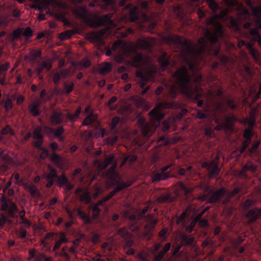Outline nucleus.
Listing matches in <instances>:
<instances>
[{
  "label": "nucleus",
  "mask_w": 261,
  "mask_h": 261,
  "mask_svg": "<svg viewBox=\"0 0 261 261\" xmlns=\"http://www.w3.org/2000/svg\"><path fill=\"white\" fill-rule=\"evenodd\" d=\"M165 41L173 46L175 51L179 53L183 62L188 66H183L172 73L175 85L169 88L170 96L175 98L179 89L188 97L194 98L198 107H202L203 101L199 99L202 96L200 91L202 77L198 72L195 60L204 54L196 53L195 47L179 36H169L165 38Z\"/></svg>",
  "instance_id": "f257e3e1"
},
{
  "label": "nucleus",
  "mask_w": 261,
  "mask_h": 261,
  "mask_svg": "<svg viewBox=\"0 0 261 261\" xmlns=\"http://www.w3.org/2000/svg\"><path fill=\"white\" fill-rule=\"evenodd\" d=\"M137 48L133 44H127L119 40L112 45L111 49L106 51V55L111 56L113 51L116 54L115 59L117 62L120 63H125L130 66L141 69L136 71V76L138 78L139 87L142 90L141 93L144 95L150 88L149 86H146V83L149 80V77L142 70L145 62L143 55L137 52Z\"/></svg>",
  "instance_id": "f03ea898"
},
{
  "label": "nucleus",
  "mask_w": 261,
  "mask_h": 261,
  "mask_svg": "<svg viewBox=\"0 0 261 261\" xmlns=\"http://www.w3.org/2000/svg\"><path fill=\"white\" fill-rule=\"evenodd\" d=\"M210 8L215 13L214 16L211 17L206 20V26L203 29V37H200L198 41V46L195 47L196 53L205 54L210 53L212 48L208 44L214 45L218 42L219 38L224 37V33L223 27L218 19L223 20L227 15L228 10H222L220 14H216L218 10L221 8L218 3L214 0H205ZM191 45L192 44L187 40Z\"/></svg>",
  "instance_id": "7ed1b4c3"
},
{
  "label": "nucleus",
  "mask_w": 261,
  "mask_h": 261,
  "mask_svg": "<svg viewBox=\"0 0 261 261\" xmlns=\"http://www.w3.org/2000/svg\"><path fill=\"white\" fill-rule=\"evenodd\" d=\"M74 13L77 17L91 27H105L114 24V22L111 19L112 14L111 13L99 16L97 14H92L84 6L75 9Z\"/></svg>",
  "instance_id": "20e7f679"
},
{
  "label": "nucleus",
  "mask_w": 261,
  "mask_h": 261,
  "mask_svg": "<svg viewBox=\"0 0 261 261\" xmlns=\"http://www.w3.org/2000/svg\"><path fill=\"white\" fill-rule=\"evenodd\" d=\"M239 19L240 22H244L243 28L247 34L246 35H250L261 46V21L259 20H254L249 11L244 7H242Z\"/></svg>",
  "instance_id": "39448f33"
},
{
  "label": "nucleus",
  "mask_w": 261,
  "mask_h": 261,
  "mask_svg": "<svg viewBox=\"0 0 261 261\" xmlns=\"http://www.w3.org/2000/svg\"><path fill=\"white\" fill-rule=\"evenodd\" d=\"M147 211L148 207H145L138 215L139 218L141 219L142 217H144V221L146 222L144 229H141L140 226L137 224L132 225L130 229L135 234L139 237L149 239L153 236V232L157 224L158 220L151 215L144 216Z\"/></svg>",
  "instance_id": "423d86ee"
},
{
  "label": "nucleus",
  "mask_w": 261,
  "mask_h": 261,
  "mask_svg": "<svg viewBox=\"0 0 261 261\" xmlns=\"http://www.w3.org/2000/svg\"><path fill=\"white\" fill-rule=\"evenodd\" d=\"M107 176L113 185H116L115 189L108 194L111 198L122 189L129 187L134 183V181L132 180H128L126 182H121L119 175L116 171L114 166L108 169Z\"/></svg>",
  "instance_id": "0eeeda50"
},
{
  "label": "nucleus",
  "mask_w": 261,
  "mask_h": 261,
  "mask_svg": "<svg viewBox=\"0 0 261 261\" xmlns=\"http://www.w3.org/2000/svg\"><path fill=\"white\" fill-rule=\"evenodd\" d=\"M178 107L175 102H161L149 112V115L153 120L159 121L164 117L165 113L163 112L164 109H177Z\"/></svg>",
  "instance_id": "6e6552de"
},
{
  "label": "nucleus",
  "mask_w": 261,
  "mask_h": 261,
  "mask_svg": "<svg viewBox=\"0 0 261 261\" xmlns=\"http://www.w3.org/2000/svg\"><path fill=\"white\" fill-rule=\"evenodd\" d=\"M202 167L207 169L208 177L210 178L218 176L221 170L218 163L215 160H212L210 162H203L202 164Z\"/></svg>",
  "instance_id": "1a4fd4ad"
},
{
  "label": "nucleus",
  "mask_w": 261,
  "mask_h": 261,
  "mask_svg": "<svg viewBox=\"0 0 261 261\" xmlns=\"http://www.w3.org/2000/svg\"><path fill=\"white\" fill-rule=\"evenodd\" d=\"M243 46L246 47L249 53L252 56L254 60L256 63H259L260 61L259 59V53L256 49L253 47L252 43L250 42L247 43L244 40L239 41L238 43V47L241 48Z\"/></svg>",
  "instance_id": "9d476101"
},
{
  "label": "nucleus",
  "mask_w": 261,
  "mask_h": 261,
  "mask_svg": "<svg viewBox=\"0 0 261 261\" xmlns=\"http://www.w3.org/2000/svg\"><path fill=\"white\" fill-rule=\"evenodd\" d=\"M128 9V13L124 15V18L131 22H134L139 19L140 10L138 7H131V5L126 6Z\"/></svg>",
  "instance_id": "9b49d317"
},
{
  "label": "nucleus",
  "mask_w": 261,
  "mask_h": 261,
  "mask_svg": "<svg viewBox=\"0 0 261 261\" xmlns=\"http://www.w3.org/2000/svg\"><path fill=\"white\" fill-rule=\"evenodd\" d=\"M30 259L33 261H53L50 256H47L44 253L38 252L36 249H31L29 251Z\"/></svg>",
  "instance_id": "f8f14e48"
},
{
  "label": "nucleus",
  "mask_w": 261,
  "mask_h": 261,
  "mask_svg": "<svg viewBox=\"0 0 261 261\" xmlns=\"http://www.w3.org/2000/svg\"><path fill=\"white\" fill-rule=\"evenodd\" d=\"M155 44V41L152 39L149 40L140 39L137 41V47L151 53Z\"/></svg>",
  "instance_id": "ddd939ff"
},
{
  "label": "nucleus",
  "mask_w": 261,
  "mask_h": 261,
  "mask_svg": "<svg viewBox=\"0 0 261 261\" xmlns=\"http://www.w3.org/2000/svg\"><path fill=\"white\" fill-rule=\"evenodd\" d=\"M174 163L167 165L161 169V172L154 173L152 176L153 181H159L162 180H165L169 177L170 173L166 172L171 166L173 165Z\"/></svg>",
  "instance_id": "4468645a"
},
{
  "label": "nucleus",
  "mask_w": 261,
  "mask_h": 261,
  "mask_svg": "<svg viewBox=\"0 0 261 261\" xmlns=\"http://www.w3.org/2000/svg\"><path fill=\"white\" fill-rule=\"evenodd\" d=\"M226 193V191L224 188H221L218 190L214 191L213 190L211 195L206 198L210 203H216L222 198Z\"/></svg>",
  "instance_id": "2eb2a0df"
},
{
  "label": "nucleus",
  "mask_w": 261,
  "mask_h": 261,
  "mask_svg": "<svg viewBox=\"0 0 261 261\" xmlns=\"http://www.w3.org/2000/svg\"><path fill=\"white\" fill-rule=\"evenodd\" d=\"M139 122L143 136L146 138H149L152 134V130L150 124L146 122L145 119L142 118L139 119Z\"/></svg>",
  "instance_id": "dca6fc26"
},
{
  "label": "nucleus",
  "mask_w": 261,
  "mask_h": 261,
  "mask_svg": "<svg viewBox=\"0 0 261 261\" xmlns=\"http://www.w3.org/2000/svg\"><path fill=\"white\" fill-rule=\"evenodd\" d=\"M57 184L59 187H63L67 191H70L73 188V185L70 183L65 174L58 176Z\"/></svg>",
  "instance_id": "f3484780"
},
{
  "label": "nucleus",
  "mask_w": 261,
  "mask_h": 261,
  "mask_svg": "<svg viewBox=\"0 0 261 261\" xmlns=\"http://www.w3.org/2000/svg\"><path fill=\"white\" fill-rule=\"evenodd\" d=\"M102 33L101 32H93L89 33L88 35V39L93 43L97 45H102L103 41L102 38Z\"/></svg>",
  "instance_id": "a211bd4d"
},
{
  "label": "nucleus",
  "mask_w": 261,
  "mask_h": 261,
  "mask_svg": "<svg viewBox=\"0 0 261 261\" xmlns=\"http://www.w3.org/2000/svg\"><path fill=\"white\" fill-rule=\"evenodd\" d=\"M244 137L246 140L243 142V146L241 149V152H243L246 149L251 142V138L253 136V132L252 129L246 128L244 132Z\"/></svg>",
  "instance_id": "6ab92c4d"
},
{
  "label": "nucleus",
  "mask_w": 261,
  "mask_h": 261,
  "mask_svg": "<svg viewBox=\"0 0 261 261\" xmlns=\"http://www.w3.org/2000/svg\"><path fill=\"white\" fill-rule=\"evenodd\" d=\"M158 60L163 70H166L170 65V58L166 52H162L161 56L158 58Z\"/></svg>",
  "instance_id": "aec40b11"
},
{
  "label": "nucleus",
  "mask_w": 261,
  "mask_h": 261,
  "mask_svg": "<svg viewBox=\"0 0 261 261\" xmlns=\"http://www.w3.org/2000/svg\"><path fill=\"white\" fill-rule=\"evenodd\" d=\"M62 113L54 110L50 116V119L53 125H56L62 124L65 121L62 118Z\"/></svg>",
  "instance_id": "412c9836"
},
{
  "label": "nucleus",
  "mask_w": 261,
  "mask_h": 261,
  "mask_svg": "<svg viewBox=\"0 0 261 261\" xmlns=\"http://www.w3.org/2000/svg\"><path fill=\"white\" fill-rule=\"evenodd\" d=\"M58 240L56 241L55 245L53 246L52 251H55L59 250L62 244L67 242L68 240L65 234L63 232H60L58 236L56 237Z\"/></svg>",
  "instance_id": "4be33fe9"
},
{
  "label": "nucleus",
  "mask_w": 261,
  "mask_h": 261,
  "mask_svg": "<svg viewBox=\"0 0 261 261\" xmlns=\"http://www.w3.org/2000/svg\"><path fill=\"white\" fill-rule=\"evenodd\" d=\"M197 118L199 119H207L210 122H211V118L210 116V111L208 109L205 108L203 110H197Z\"/></svg>",
  "instance_id": "5701e85b"
},
{
  "label": "nucleus",
  "mask_w": 261,
  "mask_h": 261,
  "mask_svg": "<svg viewBox=\"0 0 261 261\" xmlns=\"http://www.w3.org/2000/svg\"><path fill=\"white\" fill-rule=\"evenodd\" d=\"M67 247L64 246L62 247L61 250L59 249L53 252L55 253L56 256L62 257L66 261H70V257L67 252Z\"/></svg>",
  "instance_id": "b1692460"
},
{
  "label": "nucleus",
  "mask_w": 261,
  "mask_h": 261,
  "mask_svg": "<svg viewBox=\"0 0 261 261\" xmlns=\"http://www.w3.org/2000/svg\"><path fill=\"white\" fill-rule=\"evenodd\" d=\"M246 217L249 219V223H253L258 218V215L257 214V208L251 209L249 210Z\"/></svg>",
  "instance_id": "393cba45"
},
{
  "label": "nucleus",
  "mask_w": 261,
  "mask_h": 261,
  "mask_svg": "<svg viewBox=\"0 0 261 261\" xmlns=\"http://www.w3.org/2000/svg\"><path fill=\"white\" fill-rule=\"evenodd\" d=\"M185 7L190 9V11H194L200 5L199 0H185L184 2Z\"/></svg>",
  "instance_id": "a878e982"
},
{
  "label": "nucleus",
  "mask_w": 261,
  "mask_h": 261,
  "mask_svg": "<svg viewBox=\"0 0 261 261\" xmlns=\"http://www.w3.org/2000/svg\"><path fill=\"white\" fill-rule=\"evenodd\" d=\"M81 112V108L79 107L76 109L75 113L72 114L70 112L67 111L65 116L66 118L68 119L70 121L73 122L79 117V115Z\"/></svg>",
  "instance_id": "bb28decb"
},
{
  "label": "nucleus",
  "mask_w": 261,
  "mask_h": 261,
  "mask_svg": "<svg viewBox=\"0 0 261 261\" xmlns=\"http://www.w3.org/2000/svg\"><path fill=\"white\" fill-rule=\"evenodd\" d=\"M39 106V104L35 101L29 107V112L34 117H37L41 114V111L38 109Z\"/></svg>",
  "instance_id": "cd10ccee"
},
{
  "label": "nucleus",
  "mask_w": 261,
  "mask_h": 261,
  "mask_svg": "<svg viewBox=\"0 0 261 261\" xmlns=\"http://www.w3.org/2000/svg\"><path fill=\"white\" fill-rule=\"evenodd\" d=\"M192 190L193 189L188 188L181 182H178L177 185V191H178L179 193H181V194H184L185 196L191 193Z\"/></svg>",
  "instance_id": "c85d7f7f"
},
{
  "label": "nucleus",
  "mask_w": 261,
  "mask_h": 261,
  "mask_svg": "<svg viewBox=\"0 0 261 261\" xmlns=\"http://www.w3.org/2000/svg\"><path fill=\"white\" fill-rule=\"evenodd\" d=\"M77 214L79 217L86 224H89L91 223V218L89 215H87L85 212L82 211L81 209L79 208L77 210Z\"/></svg>",
  "instance_id": "c756f323"
},
{
  "label": "nucleus",
  "mask_w": 261,
  "mask_h": 261,
  "mask_svg": "<svg viewBox=\"0 0 261 261\" xmlns=\"http://www.w3.org/2000/svg\"><path fill=\"white\" fill-rule=\"evenodd\" d=\"M255 111H256V110H254L253 112L252 111L251 112V115L250 118H247L244 120V123L245 124H246L248 126V128L252 129L253 126L255 124V122H256V119L255 117Z\"/></svg>",
  "instance_id": "7c9ffc66"
},
{
  "label": "nucleus",
  "mask_w": 261,
  "mask_h": 261,
  "mask_svg": "<svg viewBox=\"0 0 261 261\" xmlns=\"http://www.w3.org/2000/svg\"><path fill=\"white\" fill-rule=\"evenodd\" d=\"M173 11L177 18L180 20L184 19L185 16V10L181 6H177L173 8Z\"/></svg>",
  "instance_id": "2f4dec72"
},
{
  "label": "nucleus",
  "mask_w": 261,
  "mask_h": 261,
  "mask_svg": "<svg viewBox=\"0 0 261 261\" xmlns=\"http://www.w3.org/2000/svg\"><path fill=\"white\" fill-rule=\"evenodd\" d=\"M180 239L182 244L186 246L192 245L194 240V237L185 234H181Z\"/></svg>",
  "instance_id": "473e14b6"
},
{
  "label": "nucleus",
  "mask_w": 261,
  "mask_h": 261,
  "mask_svg": "<svg viewBox=\"0 0 261 261\" xmlns=\"http://www.w3.org/2000/svg\"><path fill=\"white\" fill-rule=\"evenodd\" d=\"M196 222H197V221L196 217L195 219L189 221L188 223L187 221L185 224L183 225L182 228H184L187 232L191 233L193 231Z\"/></svg>",
  "instance_id": "72a5a7b5"
},
{
  "label": "nucleus",
  "mask_w": 261,
  "mask_h": 261,
  "mask_svg": "<svg viewBox=\"0 0 261 261\" xmlns=\"http://www.w3.org/2000/svg\"><path fill=\"white\" fill-rule=\"evenodd\" d=\"M97 117L93 113L89 114L84 120L83 125L85 126L90 125L92 123L96 122Z\"/></svg>",
  "instance_id": "f704fd0d"
},
{
  "label": "nucleus",
  "mask_w": 261,
  "mask_h": 261,
  "mask_svg": "<svg viewBox=\"0 0 261 261\" xmlns=\"http://www.w3.org/2000/svg\"><path fill=\"white\" fill-rule=\"evenodd\" d=\"M189 207H187V209H188ZM187 210H186L184 211L179 217L177 218L176 219V224L177 225L181 224L182 227L185 223L187 222V220L186 219V217L188 216V212Z\"/></svg>",
  "instance_id": "c9c22d12"
},
{
  "label": "nucleus",
  "mask_w": 261,
  "mask_h": 261,
  "mask_svg": "<svg viewBox=\"0 0 261 261\" xmlns=\"http://www.w3.org/2000/svg\"><path fill=\"white\" fill-rule=\"evenodd\" d=\"M64 132L65 129H64L63 126H60L54 131L53 134L55 137L59 139L60 141L63 142L64 141V138L62 135Z\"/></svg>",
  "instance_id": "e433bc0d"
},
{
  "label": "nucleus",
  "mask_w": 261,
  "mask_h": 261,
  "mask_svg": "<svg viewBox=\"0 0 261 261\" xmlns=\"http://www.w3.org/2000/svg\"><path fill=\"white\" fill-rule=\"evenodd\" d=\"M14 135V131L9 125H7L2 129L0 133V141L3 140L4 139L3 135Z\"/></svg>",
  "instance_id": "4c0bfd02"
},
{
  "label": "nucleus",
  "mask_w": 261,
  "mask_h": 261,
  "mask_svg": "<svg viewBox=\"0 0 261 261\" xmlns=\"http://www.w3.org/2000/svg\"><path fill=\"white\" fill-rule=\"evenodd\" d=\"M42 128L41 126H38L33 132V138L34 139H43V135L42 134Z\"/></svg>",
  "instance_id": "58836bf2"
},
{
  "label": "nucleus",
  "mask_w": 261,
  "mask_h": 261,
  "mask_svg": "<svg viewBox=\"0 0 261 261\" xmlns=\"http://www.w3.org/2000/svg\"><path fill=\"white\" fill-rule=\"evenodd\" d=\"M200 188L205 194L204 195L205 199H206L207 197L211 195V193H212L214 190L211 186L205 184L201 185Z\"/></svg>",
  "instance_id": "ea45409f"
},
{
  "label": "nucleus",
  "mask_w": 261,
  "mask_h": 261,
  "mask_svg": "<svg viewBox=\"0 0 261 261\" xmlns=\"http://www.w3.org/2000/svg\"><path fill=\"white\" fill-rule=\"evenodd\" d=\"M112 68V66L111 64L110 63L107 62L100 68L99 72L101 74H106L111 71Z\"/></svg>",
  "instance_id": "a19ab883"
},
{
  "label": "nucleus",
  "mask_w": 261,
  "mask_h": 261,
  "mask_svg": "<svg viewBox=\"0 0 261 261\" xmlns=\"http://www.w3.org/2000/svg\"><path fill=\"white\" fill-rule=\"evenodd\" d=\"M50 171L46 175V178L47 179H51L54 180L55 179H57L58 177L57 171V170L55 168H51V166H49Z\"/></svg>",
  "instance_id": "79ce46f5"
},
{
  "label": "nucleus",
  "mask_w": 261,
  "mask_h": 261,
  "mask_svg": "<svg viewBox=\"0 0 261 261\" xmlns=\"http://www.w3.org/2000/svg\"><path fill=\"white\" fill-rule=\"evenodd\" d=\"M213 54L216 57L220 58V61L223 64H225L227 62L228 58L225 56H221L220 55L219 47L215 49Z\"/></svg>",
  "instance_id": "37998d69"
},
{
  "label": "nucleus",
  "mask_w": 261,
  "mask_h": 261,
  "mask_svg": "<svg viewBox=\"0 0 261 261\" xmlns=\"http://www.w3.org/2000/svg\"><path fill=\"white\" fill-rule=\"evenodd\" d=\"M35 1L38 4L37 8L40 11L46 8L50 4V2L47 0H35Z\"/></svg>",
  "instance_id": "c03bdc74"
},
{
  "label": "nucleus",
  "mask_w": 261,
  "mask_h": 261,
  "mask_svg": "<svg viewBox=\"0 0 261 261\" xmlns=\"http://www.w3.org/2000/svg\"><path fill=\"white\" fill-rule=\"evenodd\" d=\"M256 167L251 162H248L243 167L242 169L243 172H245L247 171H250L252 172H255Z\"/></svg>",
  "instance_id": "a18cd8bd"
},
{
  "label": "nucleus",
  "mask_w": 261,
  "mask_h": 261,
  "mask_svg": "<svg viewBox=\"0 0 261 261\" xmlns=\"http://www.w3.org/2000/svg\"><path fill=\"white\" fill-rule=\"evenodd\" d=\"M50 160L55 164L59 165L62 161V157L60 155L54 152L50 155Z\"/></svg>",
  "instance_id": "49530a36"
},
{
  "label": "nucleus",
  "mask_w": 261,
  "mask_h": 261,
  "mask_svg": "<svg viewBox=\"0 0 261 261\" xmlns=\"http://www.w3.org/2000/svg\"><path fill=\"white\" fill-rule=\"evenodd\" d=\"M74 84L73 82L70 83L69 84L65 83L64 85V89L63 93L68 95L73 90Z\"/></svg>",
  "instance_id": "de8ad7c7"
},
{
  "label": "nucleus",
  "mask_w": 261,
  "mask_h": 261,
  "mask_svg": "<svg viewBox=\"0 0 261 261\" xmlns=\"http://www.w3.org/2000/svg\"><path fill=\"white\" fill-rule=\"evenodd\" d=\"M157 200L159 202L165 203L167 202H171L172 201V198L168 194L162 195L158 198Z\"/></svg>",
  "instance_id": "09e8293b"
},
{
  "label": "nucleus",
  "mask_w": 261,
  "mask_h": 261,
  "mask_svg": "<svg viewBox=\"0 0 261 261\" xmlns=\"http://www.w3.org/2000/svg\"><path fill=\"white\" fill-rule=\"evenodd\" d=\"M38 62L40 63V64L44 68V69H45L47 71L50 70L52 68V63L50 61H38Z\"/></svg>",
  "instance_id": "8fccbe9b"
},
{
  "label": "nucleus",
  "mask_w": 261,
  "mask_h": 261,
  "mask_svg": "<svg viewBox=\"0 0 261 261\" xmlns=\"http://www.w3.org/2000/svg\"><path fill=\"white\" fill-rule=\"evenodd\" d=\"M202 215V213L196 217V220L199 223V225L201 227H204L208 226V221L206 219H201V217Z\"/></svg>",
  "instance_id": "3c124183"
},
{
  "label": "nucleus",
  "mask_w": 261,
  "mask_h": 261,
  "mask_svg": "<svg viewBox=\"0 0 261 261\" xmlns=\"http://www.w3.org/2000/svg\"><path fill=\"white\" fill-rule=\"evenodd\" d=\"M221 117H220L219 118L216 117L215 118V123L217 124V125L214 127L215 130H220L224 128V124L221 123Z\"/></svg>",
  "instance_id": "603ef678"
},
{
  "label": "nucleus",
  "mask_w": 261,
  "mask_h": 261,
  "mask_svg": "<svg viewBox=\"0 0 261 261\" xmlns=\"http://www.w3.org/2000/svg\"><path fill=\"white\" fill-rule=\"evenodd\" d=\"M169 229L168 227H164L158 234L159 237L162 239L163 241H166L167 239V236L166 235L168 232Z\"/></svg>",
  "instance_id": "864d4df0"
},
{
  "label": "nucleus",
  "mask_w": 261,
  "mask_h": 261,
  "mask_svg": "<svg viewBox=\"0 0 261 261\" xmlns=\"http://www.w3.org/2000/svg\"><path fill=\"white\" fill-rule=\"evenodd\" d=\"M30 56L32 60L35 61L37 58H40L41 56V51L40 50H33L30 53Z\"/></svg>",
  "instance_id": "5fc2aeb1"
},
{
  "label": "nucleus",
  "mask_w": 261,
  "mask_h": 261,
  "mask_svg": "<svg viewBox=\"0 0 261 261\" xmlns=\"http://www.w3.org/2000/svg\"><path fill=\"white\" fill-rule=\"evenodd\" d=\"M118 140L117 136H110L107 138V143L111 145H114Z\"/></svg>",
  "instance_id": "6e6d98bb"
},
{
  "label": "nucleus",
  "mask_w": 261,
  "mask_h": 261,
  "mask_svg": "<svg viewBox=\"0 0 261 261\" xmlns=\"http://www.w3.org/2000/svg\"><path fill=\"white\" fill-rule=\"evenodd\" d=\"M227 106L231 110H234L237 108V105L234 99L227 98L225 99Z\"/></svg>",
  "instance_id": "4d7b16f0"
},
{
  "label": "nucleus",
  "mask_w": 261,
  "mask_h": 261,
  "mask_svg": "<svg viewBox=\"0 0 261 261\" xmlns=\"http://www.w3.org/2000/svg\"><path fill=\"white\" fill-rule=\"evenodd\" d=\"M4 108L6 111L8 112L13 108V103L12 100L8 98L4 102Z\"/></svg>",
  "instance_id": "13d9d810"
},
{
  "label": "nucleus",
  "mask_w": 261,
  "mask_h": 261,
  "mask_svg": "<svg viewBox=\"0 0 261 261\" xmlns=\"http://www.w3.org/2000/svg\"><path fill=\"white\" fill-rule=\"evenodd\" d=\"M252 12L253 15L256 17H259L261 15V7H252Z\"/></svg>",
  "instance_id": "bf43d9fd"
},
{
  "label": "nucleus",
  "mask_w": 261,
  "mask_h": 261,
  "mask_svg": "<svg viewBox=\"0 0 261 261\" xmlns=\"http://www.w3.org/2000/svg\"><path fill=\"white\" fill-rule=\"evenodd\" d=\"M100 209L98 207L97 205H95L93 206L92 208V216L93 219H96L98 218L100 214Z\"/></svg>",
  "instance_id": "052dcab7"
},
{
  "label": "nucleus",
  "mask_w": 261,
  "mask_h": 261,
  "mask_svg": "<svg viewBox=\"0 0 261 261\" xmlns=\"http://www.w3.org/2000/svg\"><path fill=\"white\" fill-rule=\"evenodd\" d=\"M137 159V156L136 155H129L127 156L124 160V162H128L129 164H132L135 162Z\"/></svg>",
  "instance_id": "680f3d73"
},
{
  "label": "nucleus",
  "mask_w": 261,
  "mask_h": 261,
  "mask_svg": "<svg viewBox=\"0 0 261 261\" xmlns=\"http://www.w3.org/2000/svg\"><path fill=\"white\" fill-rule=\"evenodd\" d=\"M205 135L208 137H212L215 135L214 129L212 127L206 126L204 128Z\"/></svg>",
  "instance_id": "e2e57ef3"
},
{
  "label": "nucleus",
  "mask_w": 261,
  "mask_h": 261,
  "mask_svg": "<svg viewBox=\"0 0 261 261\" xmlns=\"http://www.w3.org/2000/svg\"><path fill=\"white\" fill-rule=\"evenodd\" d=\"M120 121L119 117L116 116L114 117L111 121V128L112 130H115L116 128L117 124L119 123Z\"/></svg>",
  "instance_id": "0e129e2a"
},
{
  "label": "nucleus",
  "mask_w": 261,
  "mask_h": 261,
  "mask_svg": "<svg viewBox=\"0 0 261 261\" xmlns=\"http://www.w3.org/2000/svg\"><path fill=\"white\" fill-rule=\"evenodd\" d=\"M38 76L40 79H43V75L42 74L44 68L41 66L40 63L37 62V67L36 69Z\"/></svg>",
  "instance_id": "69168bd1"
},
{
  "label": "nucleus",
  "mask_w": 261,
  "mask_h": 261,
  "mask_svg": "<svg viewBox=\"0 0 261 261\" xmlns=\"http://www.w3.org/2000/svg\"><path fill=\"white\" fill-rule=\"evenodd\" d=\"M134 33V30L131 28H125L124 31L121 32V36L123 38L127 37L128 35Z\"/></svg>",
  "instance_id": "338daca9"
},
{
  "label": "nucleus",
  "mask_w": 261,
  "mask_h": 261,
  "mask_svg": "<svg viewBox=\"0 0 261 261\" xmlns=\"http://www.w3.org/2000/svg\"><path fill=\"white\" fill-rule=\"evenodd\" d=\"M22 34V31L20 29H17L13 31L12 32V37L13 39L17 40L20 38Z\"/></svg>",
  "instance_id": "774afa93"
}]
</instances>
